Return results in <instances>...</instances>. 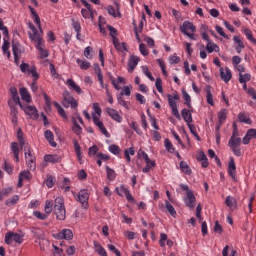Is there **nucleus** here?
<instances>
[{
	"instance_id": "nucleus-20",
	"label": "nucleus",
	"mask_w": 256,
	"mask_h": 256,
	"mask_svg": "<svg viewBox=\"0 0 256 256\" xmlns=\"http://www.w3.org/2000/svg\"><path fill=\"white\" fill-rule=\"evenodd\" d=\"M94 71H95V73L98 77V81L103 89L105 87L103 84V71L101 70V67L97 63L94 64Z\"/></svg>"
},
{
	"instance_id": "nucleus-28",
	"label": "nucleus",
	"mask_w": 256,
	"mask_h": 256,
	"mask_svg": "<svg viewBox=\"0 0 256 256\" xmlns=\"http://www.w3.org/2000/svg\"><path fill=\"white\" fill-rule=\"evenodd\" d=\"M72 131L75 133V135H81L83 133V128L80 127V125L77 123V119L75 117L72 118Z\"/></svg>"
},
{
	"instance_id": "nucleus-46",
	"label": "nucleus",
	"mask_w": 256,
	"mask_h": 256,
	"mask_svg": "<svg viewBox=\"0 0 256 256\" xmlns=\"http://www.w3.org/2000/svg\"><path fill=\"white\" fill-rule=\"evenodd\" d=\"M35 41H37L36 49H44L45 48V40H43V37L37 36Z\"/></svg>"
},
{
	"instance_id": "nucleus-7",
	"label": "nucleus",
	"mask_w": 256,
	"mask_h": 256,
	"mask_svg": "<svg viewBox=\"0 0 256 256\" xmlns=\"http://www.w3.org/2000/svg\"><path fill=\"white\" fill-rule=\"evenodd\" d=\"M54 237L55 239H66V241H71V239H73V231H71V229H63L54 234Z\"/></svg>"
},
{
	"instance_id": "nucleus-64",
	"label": "nucleus",
	"mask_w": 256,
	"mask_h": 256,
	"mask_svg": "<svg viewBox=\"0 0 256 256\" xmlns=\"http://www.w3.org/2000/svg\"><path fill=\"white\" fill-rule=\"evenodd\" d=\"M107 247H108L109 251H113V253H114L116 256H121V252H120L119 249H117L114 245L108 244Z\"/></svg>"
},
{
	"instance_id": "nucleus-56",
	"label": "nucleus",
	"mask_w": 256,
	"mask_h": 256,
	"mask_svg": "<svg viewBox=\"0 0 256 256\" xmlns=\"http://www.w3.org/2000/svg\"><path fill=\"white\" fill-rule=\"evenodd\" d=\"M72 27L76 33H81V23H79V21L72 19Z\"/></svg>"
},
{
	"instance_id": "nucleus-22",
	"label": "nucleus",
	"mask_w": 256,
	"mask_h": 256,
	"mask_svg": "<svg viewBox=\"0 0 256 256\" xmlns=\"http://www.w3.org/2000/svg\"><path fill=\"white\" fill-rule=\"evenodd\" d=\"M20 95L23 101H26V103H31V94H29V91L27 90V88L22 87L20 89Z\"/></svg>"
},
{
	"instance_id": "nucleus-57",
	"label": "nucleus",
	"mask_w": 256,
	"mask_h": 256,
	"mask_svg": "<svg viewBox=\"0 0 256 256\" xmlns=\"http://www.w3.org/2000/svg\"><path fill=\"white\" fill-rule=\"evenodd\" d=\"M139 49L141 55H143L144 57H147V55H149V50H147V46L145 44L141 43L139 45Z\"/></svg>"
},
{
	"instance_id": "nucleus-39",
	"label": "nucleus",
	"mask_w": 256,
	"mask_h": 256,
	"mask_svg": "<svg viewBox=\"0 0 256 256\" xmlns=\"http://www.w3.org/2000/svg\"><path fill=\"white\" fill-rule=\"evenodd\" d=\"M206 50L208 51V53H213V51H216V53H218L219 51V46L213 42H208L206 45Z\"/></svg>"
},
{
	"instance_id": "nucleus-33",
	"label": "nucleus",
	"mask_w": 256,
	"mask_h": 256,
	"mask_svg": "<svg viewBox=\"0 0 256 256\" xmlns=\"http://www.w3.org/2000/svg\"><path fill=\"white\" fill-rule=\"evenodd\" d=\"M76 62L78 65H80V69L83 71H87V69L91 67V63L87 60L77 59Z\"/></svg>"
},
{
	"instance_id": "nucleus-3",
	"label": "nucleus",
	"mask_w": 256,
	"mask_h": 256,
	"mask_svg": "<svg viewBox=\"0 0 256 256\" xmlns=\"http://www.w3.org/2000/svg\"><path fill=\"white\" fill-rule=\"evenodd\" d=\"M20 109H22V111H24V113L28 115L30 119H34V120L39 119V111L35 106L23 105L21 106Z\"/></svg>"
},
{
	"instance_id": "nucleus-31",
	"label": "nucleus",
	"mask_w": 256,
	"mask_h": 256,
	"mask_svg": "<svg viewBox=\"0 0 256 256\" xmlns=\"http://www.w3.org/2000/svg\"><path fill=\"white\" fill-rule=\"evenodd\" d=\"M26 164L30 171H35L37 169V164L35 162V157H27L26 158Z\"/></svg>"
},
{
	"instance_id": "nucleus-15",
	"label": "nucleus",
	"mask_w": 256,
	"mask_h": 256,
	"mask_svg": "<svg viewBox=\"0 0 256 256\" xmlns=\"http://www.w3.org/2000/svg\"><path fill=\"white\" fill-rule=\"evenodd\" d=\"M61 159V156L57 154H46L44 156L46 163H61Z\"/></svg>"
},
{
	"instance_id": "nucleus-12",
	"label": "nucleus",
	"mask_w": 256,
	"mask_h": 256,
	"mask_svg": "<svg viewBox=\"0 0 256 256\" xmlns=\"http://www.w3.org/2000/svg\"><path fill=\"white\" fill-rule=\"evenodd\" d=\"M116 191H117L118 195H121V193L125 194L127 201H130L131 203H133V201H135V198H133L131 191H129V189H127L125 186H121L120 189L116 188Z\"/></svg>"
},
{
	"instance_id": "nucleus-44",
	"label": "nucleus",
	"mask_w": 256,
	"mask_h": 256,
	"mask_svg": "<svg viewBox=\"0 0 256 256\" xmlns=\"http://www.w3.org/2000/svg\"><path fill=\"white\" fill-rule=\"evenodd\" d=\"M18 201H19V197L15 195L12 198L6 200L5 205H7V207H13V205H17Z\"/></svg>"
},
{
	"instance_id": "nucleus-36",
	"label": "nucleus",
	"mask_w": 256,
	"mask_h": 256,
	"mask_svg": "<svg viewBox=\"0 0 256 256\" xmlns=\"http://www.w3.org/2000/svg\"><path fill=\"white\" fill-rule=\"evenodd\" d=\"M106 173H107V179L108 180L115 181V178L117 177V174L115 173V170H113L109 166H106Z\"/></svg>"
},
{
	"instance_id": "nucleus-29",
	"label": "nucleus",
	"mask_w": 256,
	"mask_h": 256,
	"mask_svg": "<svg viewBox=\"0 0 256 256\" xmlns=\"http://www.w3.org/2000/svg\"><path fill=\"white\" fill-rule=\"evenodd\" d=\"M205 91H206L207 103L208 105H211L213 107L215 103L213 102V94L211 93V86H206Z\"/></svg>"
},
{
	"instance_id": "nucleus-40",
	"label": "nucleus",
	"mask_w": 256,
	"mask_h": 256,
	"mask_svg": "<svg viewBox=\"0 0 256 256\" xmlns=\"http://www.w3.org/2000/svg\"><path fill=\"white\" fill-rule=\"evenodd\" d=\"M81 14H82V17H84V19H91L93 18V8H91L90 6V9H82L81 10Z\"/></svg>"
},
{
	"instance_id": "nucleus-32",
	"label": "nucleus",
	"mask_w": 256,
	"mask_h": 256,
	"mask_svg": "<svg viewBox=\"0 0 256 256\" xmlns=\"http://www.w3.org/2000/svg\"><path fill=\"white\" fill-rule=\"evenodd\" d=\"M165 208L167 209L168 213H170L171 217H177L175 207H173L168 200H165Z\"/></svg>"
},
{
	"instance_id": "nucleus-55",
	"label": "nucleus",
	"mask_w": 256,
	"mask_h": 256,
	"mask_svg": "<svg viewBox=\"0 0 256 256\" xmlns=\"http://www.w3.org/2000/svg\"><path fill=\"white\" fill-rule=\"evenodd\" d=\"M19 177L23 180H29L31 179V172L29 170H24L22 172H20Z\"/></svg>"
},
{
	"instance_id": "nucleus-49",
	"label": "nucleus",
	"mask_w": 256,
	"mask_h": 256,
	"mask_svg": "<svg viewBox=\"0 0 256 256\" xmlns=\"http://www.w3.org/2000/svg\"><path fill=\"white\" fill-rule=\"evenodd\" d=\"M24 155H25V159H31V157H35L33 155V153L31 152V146L29 144H26V146H24Z\"/></svg>"
},
{
	"instance_id": "nucleus-4",
	"label": "nucleus",
	"mask_w": 256,
	"mask_h": 256,
	"mask_svg": "<svg viewBox=\"0 0 256 256\" xmlns=\"http://www.w3.org/2000/svg\"><path fill=\"white\" fill-rule=\"evenodd\" d=\"M241 137H239V131L235 129L233 131L232 136L229 139L228 147L235 148V147H241Z\"/></svg>"
},
{
	"instance_id": "nucleus-23",
	"label": "nucleus",
	"mask_w": 256,
	"mask_h": 256,
	"mask_svg": "<svg viewBox=\"0 0 256 256\" xmlns=\"http://www.w3.org/2000/svg\"><path fill=\"white\" fill-rule=\"evenodd\" d=\"M74 150L77 155L78 161L81 163L83 159V154L81 153V145H79V141L73 140Z\"/></svg>"
},
{
	"instance_id": "nucleus-30",
	"label": "nucleus",
	"mask_w": 256,
	"mask_h": 256,
	"mask_svg": "<svg viewBox=\"0 0 256 256\" xmlns=\"http://www.w3.org/2000/svg\"><path fill=\"white\" fill-rule=\"evenodd\" d=\"M31 234L34 239H41L43 237V230H41V228L32 227Z\"/></svg>"
},
{
	"instance_id": "nucleus-6",
	"label": "nucleus",
	"mask_w": 256,
	"mask_h": 256,
	"mask_svg": "<svg viewBox=\"0 0 256 256\" xmlns=\"http://www.w3.org/2000/svg\"><path fill=\"white\" fill-rule=\"evenodd\" d=\"M180 31L182 35H187L189 31H191V33H195L197 31V27L193 25V22L184 21L182 26H180Z\"/></svg>"
},
{
	"instance_id": "nucleus-10",
	"label": "nucleus",
	"mask_w": 256,
	"mask_h": 256,
	"mask_svg": "<svg viewBox=\"0 0 256 256\" xmlns=\"http://www.w3.org/2000/svg\"><path fill=\"white\" fill-rule=\"evenodd\" d=\"M92 119H93L94 125H96L98 129H100L101 133L105 135V137H109V132L107 131V128H105V125L103 124V122L99 120L97 115L93 114Z\"/></svg>"
},
{
	"instance_id": "nucleus-61",
	"label": "nucleus",
	"mask_w": 256,
	"mask_h": 256,
	"mask_svg": "<svg viewBox=\"0 0 256 256\" xmlns=\"http://www.w3.org/2000/svg\"><path fill=\"white\" fill-rule=\"evenodd\" d=\"M28 73L32 74L34 81H37V79H39V73L37 72V69L35 68V66L31 67L30 70H28Z\"/></svg>"
},
{
	"instance_id": "nucleus-25",
	"label": "nucleus",
	"mask_w": 256,
	"mask_h": 256,
	"mask_svg": "<svg viewBox=\"0 0 256 256\" xmlns=\"http://www.w3.org/2000/svg\"><path fill=\"white\" fill-rule=\"evenodd\" d=\"M28 9L30 10L37 27H41V18L39 17V14H37V11L32 6H28Z\"/></svg>"
},
{
	"instance_id": "nucleus-11",
	"label": "nucleus",
	"mask_w": 256,
	"mask_h": 256,
	"mask_svg": "<svg viewBox=\"0 0 256 256\" xmlns=\"http://www.w3.org/2000/svg\"><path fill=\"white\" fill-rule=\"evenodd\" d=\"M220 77L224 83H229L231 81V78L233 77V74L231 73V70L226 67L223 69V67L220 68Z\"/></svg>"
},
{
	"instance_id": "nucleus-47",
	"label": "nucleus",
	"mask_w": 256,
	"mask_h": 256,
	"mask_svg": "<svg viewBox=\"0 0 256 256\" xmlns=\"http://www.w3.org/2000/svg\"><path fill=\"white\" fill-rule=\"evenodd\" d=\"M12 237H13V241H15V243H18L19 245H21V243H23V237H24L23 234L12 232Z\"/></svg>"
},
{
	"instance_id": "nucleus-34",
	"label": "nucleus",
	"mask_w": 256,
	"mask_h": 256,
	"mask_svg": "<svg viewBox=\"0 0 256 256\" xmlns=\"http://www.w3.org/2000/svg\"><path fill=\"white\" fill-rule=\"evenodd\" d=\"M180 169L182 173H185V175H191L192 173L191 168H189V164L185 161L180 162Z\"/></svg>"
},
{
	"instance_id": "nucleus-42",
	"label": "nucleus",
	"mask_w": 256,
	"mask_h": 256,
	"mask_svg": "<svg viewBox=\"0 0 256 256\" xmlns=\"http://www.w3.org/2000/svg\"><path fill=\"white\" fill-rule=\"evenodd\" d=\"M164 146L166 147L168 153H175V147H173V144L171 143V140H169V138L165 139Z\"/></svg>"
},
{
	"instance_id": "nucleus-38",
	"label": "nucleus",
	"mask_w": 256,
	"mask_h": 256,
	"mask_svg": "<svg viewBox=\"0 0 256 256\" xmlns=\"http://www.w3.org/2000/svg\"><path fill=\"white\" fill-rule=\"evenodd\" d=\"M8 105L10 107V115L12 117H17L19 115V110L17 109V106L13 104V101L9 100Z\"/></svg>"
},
{
	"instance_id": "nucleus-5",
	"label": "nucleus",
	"mask_w": 256,
	"mask_h": 256,
	"mask_svg": "<svg viewBox=\"0 0 256 256\" xmlns=\"http://www.w3.org/2000/svg\"><path fill=\"white\" fill-rule=\"evenodd\" d=\"M76 201H79V203L87 209L89 206V203L87 202L89 201V192L87 190H80L76 197Z\"/></svg>"
},
{
	"instance_id": "nucleus-60",
	"label": "nucleus",
	"mask_w": 256,
	"mask_h": 256,
	"mask_svg": "<svg viewBox=\"0 0 256 256\" xmlns=\"http://www.w3.org/2000/svg\"><path fill=\"white\" fill-rule=\"evenodd\" d=\"M5 243H6V245H11V243H13V232H7L6 233Z\"/></svg>"
},
{
	"instance_id": "nucleus-63",
	"label": "nucleus",
	"mask_w": 256,
	"mask_h": 256,
	"mask_svg": "<svg viewBox=\"0 0 256 256\" xmlns=\"http://www.w3.org/2000/svg\"><path fill=\"white\" fill-rule=\"evenodd\" d=\"M115 49H116L117 51H120L121 53H123V51H129V50L127 49V45H126L125 42H122V43L118 44L117 46H115Z\"/></svg>"
},
{
	"instance_id": "nucleus-19",
	"label": "nucleus",
	"mask_w": 256,
	"mask_h": 256,
	"mask_svg": "<svg viewBox=\"0 0 256 256\" xmlns=\"http://www.w3.org/2000/svg\"><path fill=\"white\" fill-rule=\"evenodd\" d=\"M12 51L14 56L21 57L23 53V46L19 42L12 41Z\"/></svg>"
},
{
	"instance_id": "nucleus-41",
	"label": "nucleus",
	"mask_w": 256,
	"mask_h": 256,
	"mask_svg": "<svg viewBox=\"0 0 256 256\" xmlns=\"http://www.w3.org/2000/svg\"><path fill=\"white\" fill-rule=\"evenodd\" d=\"M244 35H246L248 41L256 45V39L253 37V32L249 28L244 29Z\"/></svg>"
},
{
	"instance_id": "nucleus-53",
	"label": "nucleus",
	"mask_w": 256,
	"mask_h": 256,
	"mask_svg": "<svg viewBox=\"0 0 256 256\" xmlns=\"http://www.w3.org/2000/svg\"><path fill=\"white\" fill-rule=\"evenodd\" d=\"M0 31L3 32L5 37H9V29L3 24V19L0 18Z\"/></svg>"
},
{
	"instance_id": "nucleus-26",
	"label": "nucleus",
	"mask_w": 256,
	"mask_h": 256,
	"mask_svg": "<svg viewBox=\"0 0 256 256\" xmlns=\"http://www.w3.org/2000/svg\"><path fill=\"white\" fill-rule=\"evenodd\" d=\"M94 247H95V252L99 254L100 256H107V250L101 246V244L97 241H94Z\"/></svg>"
},
{
	"instance_id": "nucleus-13",
	"label": "nucleus",
	"mask_w": 256,
	"mask_h": 256,
	"mask_svg": "<svg viewBox=\"0 0 256 256\" xmlns=\"http://www.w3.org/2000/svg\"><path fill=\"white\" fill-rule=\"evenodd\" d=\"M139 57L137 56H131L130 59L128 60V73H133L135 71V67L139 65Z\"/></svg>"
},
{
	"instance_id": "nucleus-9",
	"label": "nucleus",
	"mask_w": 256,
	"mask_h": 256,
	"mask_svg": "<svg viewBox=\"0 0 256 256\" xmlns=\"http://www.w3.org/2000/svg\"><path fill=\"white\" fill-rule=\"evenodd\" d=\"M196 201H197V198H195V194L193 193V191H188L187 196L184 199V202L186 203V207H189V209H194Z\"/></svg>"
},
{
	"instance_id": "nucleus-14",
	"label": "nucleus",
	"mask_w": 256,
	"mask_h": 256,
	"mask_svg": "<svg viewBox=\"0 0 256 256\" xmlns=\"http://www.w3.org/2000/svg\"><path fill=\"white\" fill-rule=\"evenodd\" d=\"M107 113L111 117V119H113L117 123H121V121H123V117L119 115V112L117 110L113 108H107Z\"/></svg>"
},
{
	"instance_id": "nucleus-1",
	"label": "nucleus",
	"mask_w": 256,
	"mask_h": 256,
	"mask_svg": "<svg viewBox=\"0 0 256 256\" xmlns=\"http://www.w3.org/2000/svg\"><path fill=\"white\" fill-rule=\"evenodd\" d=\"M54 213L59 221H65L67 211L65 210V201L61 196L56 197L54 201Z\"/></svg>"
},
{
	"instance_id": "nucleus-21",
	"label": "nucleus",
	"mask_w": 256,
	"mask_h": 256,
	"mask_svg": "<svg viewBox=\"0 0 256 256\" xmlns=\"http://www.w3.org/2000/svg\"><path fill=\"white\" fill-rule=\"evenodd\" d=\"M197 161H201V165L204 169H207L209 167V161L207 159V155L205 152H200V154L197 157Z\"/></svg>"
},
{
	"instance_id": "nucleus-35",
	"label": "nucleus",
	"mask_w": 256,
	"mask_h": 256,
	"mask_svg": "<svg viewBox=\"0 0 256 256\" xmlns=\"http://www.w3.org/2000/svg\"><path fill=\"white\" fill-rule=\"evenodd\" d=\"M54 107H56L60 117H62V119H67V114L65 113V109H63V107H61V104H59L58 102H53Z\"/></svg>"
},
{
	"instance_id": "nucleus-27",
	"label": "nucleus",
	"mask_w": 256,
	"mask_h": 256,
	"mask_svg": "<svg viewBox=\"0 0 256 256\" xmlns=\"http://www.w3.org/2000/svg\"><path fill=\"white\" fill-rule=\"evenodd\" d=\"M67 85L69 87H71L73 89V91H76V93H78V95H81V93H83V90H81V87L79 85H77V83H75V81H73V79H68Z\"/></svg>"
},
{
	"instance_id": "nucleus-45",
	"label": "nucleus",
	"mask_w": 256,
	"mask_h": 256,
	"mask_svg": "<svg viewBox=\"0 0 256 256\" xmlns=\"http://www.w3.org/2000/svg\"><path fill=\"white\" fill-rule=\"evenodd\" d=\"M248 81H251V74H239V83H247Z\"/></svg>"
},
{
	"instance_id": "nucleus-17",
	"label": "nucleus",
	"mask_w": 256,
	"mask_h": 256,
	"mask_svg": "<svg viewBox=\"0 0 256 256\" xmlns=\"http://www.w3.org/2000/svg\"><path fill=\"white\" fill-rule=\"evenodd\" d=\"M181 115L184 121L187 123V125L193 123V115L191 114V111H189V109L184 108L181 111Z\"/></svg>"
},
{
	"instance_id": "nucleus-16",
	"label": "nucleus",
	"mask_w": 256,
	"mask_h": 256,
	"mask_svg": "<svg viewBox=\"0 0 256 256\" xmlns=\"http://www.w3.org/2000/svg\"><path fill=\"white\" fill-rule=\"evenodd\" d=\"M44 137L48 141L51 147H57V142H55V135L51 132V130H46L44 132Z\"/></svg>"
},
{
	"instance_id": "nucleus-8",
	"label": "nucleus",
	"mask_w": 256,
	"mask_h": 256,
	"mask_svg": "<svg viewBox=\"0 0 256 256\" xmlns=\"http://www.w3.org/2000/svg\"><path fill=\"white\" fill-rule=\"evenodd\" d=\"M228 175L235 181L237 179V166L235 165V159L230 157V161L228 163Z\"/></svg>"
},
{
	"instance_id": "nucleus-58",
	"label": "nucleus",
	"mask_w": 256,
	"mask_h": 256,
	"mask_svg": "<svg viewBox=\"0 0 256 256\" xmlns=\"http://www.w3.org/2000/svg\"><path fill=\"white\" fill-rule=\"evenodd\" d=\"M181 62V58L179 56H170L169 57V63L170 65H177V63H180Z\"/></svg>"
},
{
	"instance_id": "nucleus-54",
	"label": "nucleus",
	"mask_w": 256,
	"mask_h": 256,
	"mask_svg": "<svg viewBox=\"0 0 256 256\" xmlns=\"http://www.w3.org/2000/svg\"><path fill=\"white\" fill-rule=\"evenodd\" d=\"M155 87L159 93H163V81L161 78L156 79Z\"/></svg>"
},
{
	"instance_id": "nucleus-59",
	"label": "nucleus",
	"mask_w": 256,
	"mask_h": 256,
	"mask_svg": "<svg viewBox=\"0 0 256 256\" xmlns=\"http://www.w3.org/2000/svg\"><path fill=\"white\" fill-rule=\"evenodd\" d=\"M33 215H34V217H36V219H40V221H45V219H47L46 214L41 213L39 211H34Z\"/></svg>"
},
{
	"instance_id": "nucleus-24",
	"label": "nucleus",
	"mask_w": 256,
	"mask_h": 256,
	"mask_svg": "<svg viewBox=\"0 0 256 256\" xmlns=\"http://www.w3.org/2000/svg\"><path fill=\"white\" fill-rule=\"evenodd\" d=\"M116 7H117V11H115V8L113 6H108L106 9H107V12L109 15H111L112 17H119L121 18V12L119 11V4H116Z\"/></svg>"
},
{
	"instance_id": "nucleus-43",
	"label": "nucleus",
	"mask_w": 256,
	"mask_h": 256,
	"mask_svg": "<svg viewBox=\"0 0 256 256\" xmlns=\"http://www.w3.org/2000/svg\"><path fill=\"white\" fill-rule=\"evenodd\" d=\"M238 119L240 123H246L247 125H251V118H248L245 113H239Z\"/></svg>"
},
{
	"instance_id": "nucleus-2",
	"label": "nucleus",
	"mask_w": 256,
	"mask_h": 256,
	"mask_svg": "<svg viewBox=\"0 0 256 256\" xmlns=\"http://www.w3.org/2000/svg\"><path fill=\"white\" fill-rule=\"evenodd\" d=\"M69 105H71L72 109H77V106L79 105L77 103V100L71 96V93L69 91H66L63 93V106L68 108Z\"/></svg>"
},
{
	"instance_id": "nucleus-52",
	"label": "nucleus",
	"mask_w": 256,
	"mask_h": 256,
	"mask_svg": "<svg viewBox=\"0 0 256 256\" xmlns=\"http://www.w3.org/2000/svg\"><path fill=\"white\" fill-rule=\"evenodd\" d=\"M109 151L113 155H119V153H121V148H119V146H117L115 144H112L109 146Z\"/></svg>"
},
{
	"instance_id": "nucleus-51",
	"label": "nucleus",
	"mask_w": 256,
	"mask_h": 256,
	"mask_svg": "<svg viewBox=\"0 0 256 256\" xmlns=\"http://www.w3.org/2000/svg\"><path fill=\"white\" fill-rule=\"evenodd\" d=\"M142 71H143L144 75H146V77H148V79H150V81H155V77H153V74H151V72L149 71V67L142 66Z\"/></svg>"
},
{
	"instance_id": "nucleus-18",
	"label": "nucleus",
	"mask_w": 256,
	"mask_h": 256,
	"mask_svg": "<svg viewBox=\"0 0 256 256\" xmlns=\"http://www.w3.org/2000/svg\"><path fill=\"white\" fill-rule=\"evenodd\" d=\"M225 205H227L231 211H235L237 208V200L233 196H227L225 199Z\"/></svg>"
},
{
	"instance_id": "nucleus-62",
	"label": "nucleus",
	"mask_w": 256,
	"mask_h": 256,
	"mask_svg": "<svg viewBox=\"0 0 256 256\" xmlns=\"http://www.w3.org/2000/svg\"><path fill=\"white\" fill-rule=\"evenodd\" d=\"M214 232L218 233V235H221L223 233V226H221V224H219V221L215 222Z\"/></svg>"
},
{
	"instance_id": "nucleus-50",
	"label": "nucleus",
	"mask_w": 256,
	"mask_h": 256,
	"mask_svg": "<svg viewBox=\"0 0 256 256\" xmlns=\"http://www.w3.org/2000/svg\"><path fill=\"white\" fill-rule=\"evenodd\" d=\"M117 101H118L119 105H121L122 107H125V109H129V106L127 105V102L123 99V92H121L117 96Z\"/></svg>"
},
{
	"instance_id": "nucleus-48",
	"label": "nucleus",
	"mask_w": 256,
	"mask_h": 256,
	"mask_svg": "<svg viewBox=\"0 0 256 256\" xmlns=\"http://www.w3.org/2000/svg\"><path fill=\"white\" fill-rule=\"evenodd\" d=\"M44 211L48 215L53 212V202L52 201L46 200Z\"/></svg>"
},
{
	"instance_id": "nucleus-37",
	"label": "nucleus",
	"mask_w": 256,
	"mask_h": 256,
	"mask_svg": "<svg viewBox=\"0 0 256 256\" xmlns=\"http://www.w3.org/2000/svg\"><path fill=\"white\" fill-rule=\"evenodd\" d=\"M182 96L185 101L184 104L187 105L188 109H191V96L185 91V89H182Z\"/></svg>"
}]
</instances>
